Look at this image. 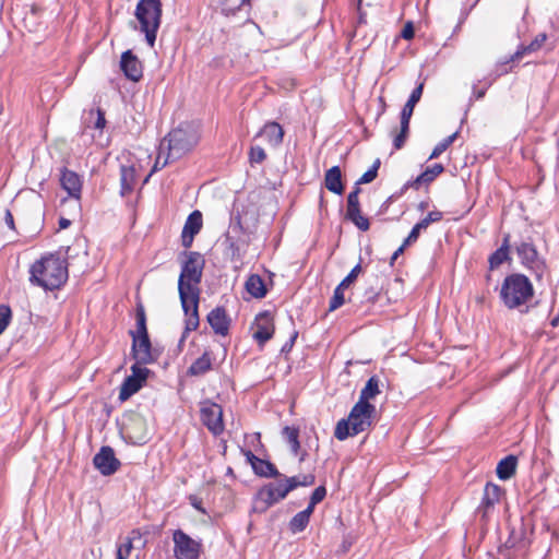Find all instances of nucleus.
<instances>
[{
	"mask_svg": "<svg viewBox=\"0 0 559 559\" xmlns=\"http://www.w3.org/2000/svg\"><path fill=\"white\" fill-rule=\"evenodd\" d=\"M187 257L181 265V273L178 280V293L182 310L186 316L185 330L179 340V346L183 344L188 334L198 329L199 319V284L202 280L204 259L199 252H185Z\"/></svg>",
	"mask_w": 559,
	"mask_h": 559,
	"instance_id": "obj_1",
	"label": "nucleus"
},
{
	"mask_svg": "<svg viewBox=\"0 0 559 559\" xmlns=\"http://www.w3.org/2000/svg\"><path fill=\"white\" fill-rule=\"evenodd\" d=\"M29 274V281L33 285L46 290L57 289L68 280L67 261L53 254L43 257L32 264Z\"/></svg>",
	"mask_w": 559,
	"mask_h": 559,
	"instance_id": "obj_2",
	"label": "nucleus"
},
{
	"mask_svg": "<svg viewBox=\"0 0 559 559\" xmlns=\"http://www.w3.org/2000/svg\"><path fill=\"white\" fill-rule=\"evenodd\" d=\"M199 139L200 134L197 126L189 122L179 124L162 141V150H167L162 166H166L169 162L179 159L190 152L197 145Z\"/></svg>",
	"mask_w": 559,
	"mask_h": 559,
	"instance_id": "obj_3",
	"label": "nucleus"
},
{
	"mask_svg": "<svg viewBox=\"0 0 559 559\" xmlns=\"http://www.w3.org/2000/svg\"><path fill=\"white\" fill-rule=\"evenodd\" d=\"M374 414L376 406L373 404L357 402L352 407L347 418H342L337 421L334 437L340 441H344L349 437L367 431L372 425Z\"/></svg>",
	"mask_w": 559,
	"mask_h": 559,
	"instance_id": "obj_4",
	"label": "nucleus"
},
{
	"mask_svg": "<svg viewBox=\"0 0 559 559\" xmlns=\"http://www.w3.org/2000/svg\"><path fill=\"white\" fill-rule=\"evenodd\" d=\"M534 296V287L527 276L513 273L504 277L500 298L508 309H516L526 305Z\"/></svg>",
	"mask_w": 559,
	"mask_h": 559,
	"instance_id": "obj_5",
	"label": "nucleus"
},
{
	"mask_svg": "<svg viewBox=\"0 0 559 559\" xmlns=\"http://www.w3.org/2000/svg\"><path fill=\"white\" fill-rule=\"evenodd\" d=\"M135 17L140 29L145 34L146 43L153 47L160 25L162 3L159 0H140L135 8Z\"/></svg>",
	"mask_w": 559,
	"mask_h": 559,
	"instance_id": "obj_6",
	"label": "nucleus"
},
{
	"mask_svg": "<svg viewBox=\"0 0 559 559\" xmlns=\"http://www.w3.org/2000/svg\"><path fill=\"white\" fill-rule=\"evenodd\" d=\"M277 481H271L262 486L253 497L251 511L264 513L269 508L285 499L293 491V487L286 481L287 476L277 477Z\"/></svg>",
	"mask_w": 559,
	"mask_h": 559,
	"instance_id": "obj_7",
	"label": "nucleus"
},
{
	"mask_svg": "<svg viewBox=\"0 0 559 559\" xmlns=\"http://www.w3.org/2000/svg\"><path fill=\"white\" fill-rule=\"evenodd\" d=\"M174 557L176 559H198L201 554V542L193 539L182 530L173 533Z\"/></svg>",
	"mask_w": 559,
	"mask_h": 559,
	"instance_id": "obj_8",
	"label": "nucleus"
},
{
	"mask_svg": "<svg viewBox=\"0 0 559 559\" xmlns=\"http://www.w3.org/2000/svg\"><path fill=\"white\" fill-rule=\"evenodd\" d=\"M150 370L146 367L133 364L131 374L128 376L120 386L119 400L124 402L135 394L145 383Z\"/></svg>",
	"mask_w": 559,
	"mask_h": 559,
	"instance_id": "obj_9",
	"label": "nucleus"
},
{
	"mask_svg": "<svg viewBox=\"0 0 559 559\" xmlns=\"http://www.w3.org/2000/svg\"><path fill=\"white\" fill-rule=\"evenodd\" d=\"M200 413L203 425L214 436H218L224 431L223 409L221 405L210 401L203 402Z\"/></svg>",
	"mask_w": 559,
	"mask_h": 559,
	"instance_id": "obj_10",
	"label": "nucleus"
},
{
	"mask_svg": "<svg viewBox=\"0 0 559 559\" xmlns=\"http://www.w3.org/2000/svg\"><path fill=\"white\" fill-rule=\"evenodd\" d=\"M93 464L95 468L104 476H110L115 474L121 463L116 457L114 449L109 445H104L100 450L95 454L93 459Z\"/></svg>",
	"mask_w": 559,
	"mask_h": 559,
	"instance_id": "obj_11",
	"label": "nucleus"
},
{
	"mask_svg": "<svg viewBox=\"0 0 559 559\" xmlns=\"http://www.w3.org/2000/svg\"><path fill=\"white\" fill-rule=\"evenodd\" d=\"M130 333L132 336V356L135 359V364L143 366L153 362L154 358L148 334L135 335L133 331Z\"/></svg>",
	"mask_w": 559,
	"mask_h": 559,
	"instance_id": "obj_12",
	"label": "nucleus"
},
{
	"mask_svg": "<svg viewBox=\"0 0 559 559\" xmlns=\"http://www.w3.org/2000/svg\"><path fill=\"white\" fill-rule=\"evenodd\" d=\"M516 253L521 263L534 271L538 276H542L544 263L540 261L535 246L531 242H521L516 247Z\"/></svg>",
	"mask_w": 559,
	"mask_h": 559,
	"instance_id": "obj_13",
	"label": "nucleus"
},
{
	"mask_svg": "<svg viewBox=\"0 0 559 559\" xmlns=\"http://www.w3.org/2000/svg\"><path fill=\"white\" fill-rule=\"evenodd\" d=\"M202 225L203 219L200 211L195 210L189 214L181 233V245L183 248L188 249L192 246L193 239L200 233Z\"/></svg>",
	"mask_w": 559,
	"mask_h": 559,
	"instance_id": "obj_14",
	"label": "nucleus"
},
{
	"mask_svg": "<svg viewBox=\"0 0 559 559\" xmlns=\"http://www.w3.org/2000/svg\"><path fill=\"white\" fill-rule=\"evenodd\" d=\"M274 334L273 318L270 312L264 311L255 317L253 338L259 344H264L272 338Z\"/></svg>",
	"mask_w": 559,
	"mask_h": 559,
	"instance_id": "obj_15",
	"label": "nucleus"
},
{
	"mask_svg": "<svg viewBox=\"0 0 559 559\" xmlns=\"http://www.w3.org/2000/svg\"><path fill=\"white\" fill-rule=\"evenodd\" d=\"M120 69L126 78L133 82H138L143 75L142 63L131 50L122 53Z\"/></svg>",
	"mask_w": 559,
	"mask_h": 559,
	"instance_id": "obj_16",
	"label": "nucleus"
},
{
	"mask_svg": "<svg viewBox=\"0 0 559 559\" xmlns=\"http://www.w3.org/2000/svg\"><path fill=\"white\" fill-rule=\"evenodd\" d=\"M60 185L66 190L69 197L80 200L82 193V179L79 174L68 168H62L60 171Z\"/></svg>",
	"mask_w": 559,
	"mask_h": 559,
	"instance_id": "obj_17",
	"label": "nucleus"
},
{
	"mask_svg": "<svg viewBox=\"0 0 559 559\" xmlns=\"http://www.w3.org/2000/svg\"><path fill=\"white\" fill-rule=\"evenodd\" d=\"M207 322L213 331L222 336L228 334L229 331V319L226 311L222 307H216L207 314Z\"/></svg>",
	"mask_w": 559,
	"mask_h": 559,
	"instance_id": "obj_18",
	"label": "nucleus"
},
{
	"mask_svg": "<svg viewBox=\"0 0 559 559\" xmlns=\"http://www.w3.org/2000/svg\"><path fill=\"white\" fill-rule=\"evenodd\" d=\"M262 136L271 146H278L283 142L284 130L280 123L271 121L258 132L255 138Z\"/></svg>",
	"mask_w": 559,
	"mask_h": 559,
	"instance_id": "obj_19",
	"label": "nucleus"
},
{
	"mask_svg": "<svg viewBox=\"0 0 559 559\" xmlns=\"http://www.w3.org/2000/svg\"><path fill=\"white\" fill-rule=\"evenodd\" d=\"M444 167L441 164H433L430 167H427L425 171H423L419 176H417L414 180L407 181L403 190H406L408 188H415L418 189L421 183H430L436 179L437 176H439L441 173H443Z\"/></svg>",
	"mask_w": 559,
	"mask_h": 559,
	"instance_id": "obj_20",
	"label": "nucleus"
},
{
	"mask_svg": "<svg viewBox=\"0 0 559 559\" xmlns=\"http://www.w3.org/2000/svg\"><path fill=\"white\" fill-rule=\"evenodd\" d=\"M501 495L502 489L500 486L492 483L486 484L481 504L479 507V510L484 512V515H486L487 512L492 509L496 503L499 502Z\"/></svg>",
	"mask_w": 559,
	"mask_h": 559,
	"instance_id": "obj_21",
	"label": "nucleus"
},
{
	"mask_svg": "<svg viewBox=\"0 0 559 559\" xmlns=\"http://www.w3.org/2000/svg\"><path fill=\"white\" fill-rule=\"evenodd\" d=\"M324 183L329 191L335 194L343 193L342 173L338 166H333L325 173Z\"/></svg>",
	"mask_w": 559,
	"mask_h": 559,
	"instance_id": "obj_22",
	"label": "nucleus"
},
{
	"mask_svg": "<svg viewBox=\"0 0 559 559\" xmlns=\"http://www.w3.org/2000/svg\"><path fill=\"white\" fill-rule=\"evenodd\" d=\"M516 464L518 459L514 455L506 456L497 465V476L502 480L511 478L515 473Z\"/></svg>",
	"mask_w": 559,
	"mask_h": 559,
	"instance_id": "obj_23",
	"label": "nucleus"
},
{
	"mask_svg": "<svg viewBox=\"0 0 559 559\" xmlns=\"http://www.w3.org/2000/svg\"><path fill=\"white\" fill-rule=\"evenodd\" d=\"M142 536L139 530H133L128 537L124 538L117 547V559H128L131 550L133 549V543L135 540L141 542Z\"/></svg>",
	"mask_w": 559,
	"mask_h": 559,
	"instance_id": "obj_24",
	"label": "nucleus"
},
{
	"mask_svg": "<svg viewBox=\"0 0 559 559\" xmlns=\"http://www.w3.org/2000/svg\"><path fill=\"white\" fill-rule=\"evenodd\" d=\"M247 292L254 298H263L266 294L264 281L258 274H251L246 281Z\"/></svg>",
	"mask_w": 559,
	"mask_h": 559,
	"instance_id": "obj_25",
	"label": "nucleus"
},
{
	"mask_svg": "<svg viewBox=\"0 0 559 559\" xmlns=\"http://www.w3.org/2000/svg\"><path fill=\"white\" fill-rule=\"evenodd\" d=\"M253 472L261 477H282L276 466L270 461L255 459L252 466Z\"/></svg>",
	"mask_w": 559,
	"mask_h": 559,
	"instance_id": "obj_26",
	"label": "nucleus"
},
{
	"mask_svg": "<svg viewBox=\"0 0 559 559\" xmlns=\"http://www.w3.org/2000/svg\"><path fill=\"white\" fill-rule=\"evenodd\" d=\"M212 368V358L210 353L205 352L201 357L195 359L189 367L190 376H202Z\"/></svg>",
	"mask_w": 559,
	"mask_h": 559,
	"instance_id": "obj_27",
	"label": "nucleus"
},
{
	"mask_svg": "<svg viewBox=\"0 0 559 559\" xmlns=\"http://www.w3.org/2000/svg\"><path fill=\"white\" fill-rule=\"evenodd\" d=\"M120 182L122 195L131 192L135 182V169L131 166H121Z\"/></svg>",
	"mask_w": 559,
	"mask_h": 559,
	"instance_id": "obj_28",
	"label": "nucleus"
},
{
	"mask_svg": "<svg viewBox=\"0 0 559 559\" xmlns=\"http://www.w3.org/2000/svg\"><path fill=\"white\" fill-rule=\"evenodd\" d=\"M379 382L380 381L377 377L369 378L360 391L358 402H362V404H370L369 400L376 397L380 393Z\"/></svg>",
	"mask_w": 559,
	"mask_h": 559,
	"instance_id": "obj_29",
	"label": "nucleus"
},
{
	"mask_svg": "<svg viewBox=\"0 0 559 559\" xmlns=\"http://www.w3.org/2000/svg\"><path fill=\"white\" fill-rule=\"evenodd\" d=\"M105 111L100 108L91 109L86 118V128H94L95 130L103 131L106 127Z\"/></svg>",
	"mask_w": 559,
	"mask_h": 559,
	"instance_id": "obj_30",
	"label": "nucleus"
},
{
	"mask_svg": "<svg viewBox=\"0 0 559 559\" xmlns=\"http://www.w3.org/2000/svg\"><path fill=\"white\" fill-rule=\"evenodd\" d=\"M282 433L287 443L289 444L293 454L297 455L300 449L299 429L296 427L286 426L283 428Z\"/></svg>",
	"mask_w": 559,
	"mask_h": 559,
	"instance_id": "obj_31",
	"label": "nucleus"
},
{
	"mask_svg": "<svg viewBox=\"0 0 559 559\" xmlns=\"http://www.w3.org/2000/svg\"><path fill=\"white\" fill-rule=\"evenodd\" d=\"M423 88H424V84L420 83L417 87H415L413 90V92L411 93V95L408 97V100L406 102V104L404 105V107L402 109L401 116H405V117H409V118L412 117L416 104L420 100V97L423 94Z\"/></svg>",
	"mask_w": 559,
	"mask_h": 559,
	"instance_id": "obj_32",
	"label": "nucleus"
},
{
	"mask_svg": "<svg viewBox=\"0 0 559 559\" xmlns=\"http://www.w3.org/2000/svg\"><path fill=\"white\" fill-rule=\"evenodd\" d=\"M310 521L308 513H302L301 511L295 514L289 521V531L293 534L300 533L306 530Z\"/></svg>",
	"mask_w": 559,
	"mask_h": 559,
	"instance_id": "obj_33",
	"label": "nucleus"
},
{
	"mask_svg": "<svg viewBox=\"0 0 559 559\" xmlns=\"http://www.w3.org/2000/svg\"><path fill=\"white\" fill-rule=\"evenodd\" d=\"M409 117L401 116V130L393 139V145L395 150L403 147L409 131Z\"/></svg>",
	"mask_w": 559,
	"mask_h": 559,
	"instance_id": "obj_34",
	"label": "nucleus"
},
{
	"mask_svg": "<svg viewBox=\"0 0 559 559\" xmlns=\"http://www.w3.org/2000/svg\"><path fill=\"white\" fill-rule=\"evenodd\" d=\"M547 39V35L545 33H540L538 34L534 40L531 41L530 45L527 46H524L522 47V49H519L516 52H515V58H520L521 56H523L524 53H527V52H533V51H536L538 49H540V47L544 45V43L546 41Z\"/></svg>",
	"mask_w": 559,
	"mask_h": 559,
	"instance_id": "obj_35",
	"label": "nucleus"
},
{
	"mask_svg": "<svg viewBox=\"0 0 559 559\" xmlns=\"http://www.w3.org/2000/svg\"><path fill=\"white\" fill-rule=\"evenodd\" d=\"M457 135L459 131H455L451 135L443 139L441 142H439L432 150L429 159L439 157L456 140Z\"/></svg>",
	"mask_w": 559,
	"mask_h": 559,
	"instance_id": "obj_36",
	"label": "nucleus"
},
{
	"mask_svg": "<svg viewBox=\"0 0 559 559\" xmlns=\"http://www.w3.org/2000/svg\"><path fill=\"white\" fill-rule=\"evenodd\" d=\"M509 259V252L506 248H498L489 255L488 262L490 270L499 267L504 261Z\"/></svg>",
	"mask_w": 559,
	"mask_h": 559,
	"instance_id": "obj_37",
	"label": "nucleus"
},
{
	"mask_svg": "<svg viewBox=\"0 0 559 559\" xmlns=\"http://www.w3.org/2000/svg\"><path fill=\"white\" fill-rule=\"evenodd\" d=\"M314 479L316 478H314L313 475L308 474V475H302V476L287 477L286 481H288L289 486H292L293 490H294V489H296L299 486L307 487V486L313 485L314 484Z\"/></svg>",
	"mask_w": 559,
	"mask_h": 559,
	"instance_id": "obj_38",
	"label": "nucleus"
},
{
	"mask_svg": "<svg viewBox=\"0 0 559 559\" xmlns=\"http://www.w3.org/2000/svg\"><path fill=\"white\" fill-rule=\"evenodd\" d=\"M136 319V331L134 332L135 335H147V329H146V317L144 307L142 305H139L136 308L135 313Z\"/></svg>",
	"mask_w": 559,
	"mask_h": 559,
	"instance_id": "obj_39",
	"label": "nucleus"
},
{
	"mask_svg": "<svg viewBox=\"0 0 559 559\" xmlns=\"http://www.w3.org/2000/svg\"><path fill=\"white\" fill-rule=\"evenodd\" d=\"M346 287H342L341 284H338L336 286V288L334 289L333 296L330 300V306H329L330 311H334L344 305V302H345L344 289Z\"/></svg>",
	"mask_w": 559,
	"mask_h": 559,
	"instance_id": "obj_40",
	"label": "nucleus"
},
{
	"mask_svg": "<svg viewBox=\"0 0 559 559\" xmlns=\"http://www.w3.org/2000/svg\"><path fill=\"white\" fill-rule=\"evenodd\" d=\"M380 159H376L373 165L356 181V187L373 181L377 178Z\"/></svg>",
	"mask_w": 559,
	"mask_h": 559,
	"instance_id": "obj_41",
	"label": "nucleus"
},
{
	"mask_svg": "<svg viewBox=\"0 0 559 559\" xmlns=\"http://www.w3.org/2000/svg\"><path fill=\"white\" fill-rule=\"evenodd\" d=\"M266 158L264 150L259 146H251L249 152V160L251 164H261Z\"/></svg>",
	"mask_w": 559,
	"mask_h": 559,
	"instance_id": "obj_42",
	"label": "nucleus"
},
{
	"mask_svg": "<svg viewBox=\"0 0 559 559\" xmlns=\"http://www.w3.org/2000/svg\"><path fill=\"white\" fill-rule=\"evenodd\" d=\"M12 318V312L9 306L0 305V334L7 329L10 324Z\"/></svg>",
	"mask_w": 559,
	"mask_h": 559,
	"instance_id": "obj_43",
	"label": "nucleus"
},
{
	"mask_svg": "<svg viewBox=\"0 0 559 559\" xmlns=\"http://www.w3.org/2000/svg\"><path fill=\"white\" fill-rule=\"evenodd\" d=\"M229 0H217V3L222 7V13L226 16L235 14L242 5L250 2V0H240L239 4L235 8L228 5Z\"/></svg>",
	"mask_w": 559,
	"mask_h": 559,
	"instance_id": "obj_44",
	"label": "nucleus"
},
{
	"mask_svg": "<svg viewBox=\"0 0 559 559\" xmlns=\"http://www.w3.org/2000/svg\"><path fill=\"white\" fill-rule=\"evenodd\" d=\"M493 81H495V79L485 78L483 81L479 82V83H484L480 88H478L477 85H474L473 86V95L475 96V98L476 99L483 98L486 94L487 88L492 84Z\"/></svg>",
	"mask_w": 559,
	"mask_h": 559,
	"instance_id": "obj_45",
	"label": "nucleus"
},
{
	"mask_svg": "<svg viewBox=\"0 0 559 559\" xmlns=\"http://www.w3.org/2000/svg\"><path fill=\"white\" fill-rule=\"evenodd\" d=\"M361 265L360 263L356 264L348 275L340 283L342 287H348L360 274Z\"/></svg>",
	"mask_w": 559,
	"mask_h": 559,
	"instance_id": "obj_46",
	"label": "nucleus"
},
{
	"mask_svg": "<svg viewBox=\"0 0 559 559\" xmlns=\"http://www.w3.org/2000/svg\"><path fill=\"white\" fill-rule=\"evenodd\" d=\"M442 219V213L439 212V211H431L427 214L426 217H424L421 221V223L426 226V228L432 224V223H437L439 221Z\"/></svg>",
	"mask_w": 559,
	"mask_h": 559,
	"instance_id": "obj_47",
	"label": "nucleus"
},
{
	"mask_svg": "<svg viewBox=\"0 0 559 559\" xmlns=\"http://www.w3.org/2000/svg\"><path fill=\"white\" fill-rule=\"evenodd\" d=\"M325 496H326L325 487L319 486L313 490V492L310 497V500L312 501V504H318L325 498Z\"/></svg>",
	"mask_w": 559,
	"mask_h": 559,
	"instance_id": "obj_48",
	"label": "nucleus"
},
{
	"mask_svg": "<svg viewBox=\"0 0 559 559\" xmlns=\"http://www.w3.org/2000/svg\"><path fill=\"white\" fill-rule=\"evenodd\" d=\"M359 192H360V188L359 187H356L347 197V209H350V207H358L360 206L359 205Z\"/></svg>",
	"mask_w": 559,
	"mask_h": 559,
	"instance_id": "obj_49",
	"label": "nucleus"
},
{
	"mask_svg": "<svg viewBox=\"0 0 559 559\" xmlns=\"http://www.w3.org/2000/svg\"><path fill=\"white\" fill-rule=\"evenodd\" d=\"M352 223L355 224L357 228H359L362 231L368 230L370 226L368 218L365 217L362 214L354 218Z\"/></svg>",
	"mask_w": 559,
	"mask_h": 559,
	"instance_id": "obj_50",
	"label": "nucleus"
},
{
	"mask_svg": "<svg viewBox=\"0 0 559 559\" xmlns=\"http://www.w3.org/2000/svg\"><path fill=\"white\" fill-rule=\"evenodd\" d=\"M165 151L166 150H162V144L159 145V152H158V155L156 157V160H155V164L153 166V169L152 171H157L158 169H162L164 168L165 166H162L164 159L166 158V154H165Z\"/></svg>",
	"mask_w": 559,
	"mask_h": 559,
	"instance_id": "obj_51",
	"label": "nucleus"
},
{
	"mask_svg": "<svg viewBox=\"0 0 559 559\" xmlns=\"http://www.w3.org/2000/svg\"><path fill=\"white\" fill-rule=\"evenodd\" d=\"M401 36L404 38V39H412L414 37V25L412 22H407L402 32H401Z\"/></svg>",
	"mask_w": 559,
	"mask_h": 559,
	"instance_id": "obj_52",
	"label": "nucleus"
},
{
	"mask_svg": "<svg viewBox=\"0 0 559 559\" xmlns=\"http://www.w3.org/2000/svg\"><path fill=\"white\" fill-rule=\"evenodd\" d=\"M189 501H190V504L195 509L198 510L199 512H201L202 514H206V510L203 508L202 506V500L200 498H198L197 496H190L189 497Z\"/></svg>",
	"mask_w": 559,
	"mask_h": 559,
	"instance_id": "obj_53",
	"label": "nucleus"
},
{
	"mask_svg": "<svg viewBox=\"0 0 559 559\" xmlns=\"http://www.w3.org/2000/svg\"><path fill=\"white\" fill-rule=\"evenodd\" d=\"M425 229L426 226L421 223V221H419L417 224H415L409 234L412 235V238H415L417 240L420 235V231Z\"/></svg>",
	"mask_w": 559,
	"mask_h": 559,
	"instance_id": "obj_54",
	"label": "nucleus"
},
{
	"mask_svg": "<svg viewBox=\"0 0 559 559\" xmlns=\"http://www.w3.org/2000/svg\"><path fill=\"white\" fill-rule=\"evenodd\" d=\"M359 215H361L360 206L354 209H346V218L349 219L350 222Z\"/></svg>",
	"mask_w": 559,
	"mask_h": 559,
	"instance_id": "obj_55",
	"label": "nucleus"
},
{
	"mask_svg": "<svg viewBox=\"0 0 559 559\" xmlns=\"http://www.w3.org/2000/svg\"><path fill=\"white\" fill-rule=\"evenodd\" d=\"M5 224L11 228L14 229V218L10 211L5 212Z\"/></svg>",
	"mask_w": 559,
	"mask_h": 559,
	"instance_id": "obj_56",
	"label": "nucleus"
},
{
	"mask_svg": "<svg viewBox=\"0 0 559 559\" xmlns=\"http://www.w3.org/2000/svg\"><path fill=\"white\" fill-rule=\"evenodd\" d=\"M296 337H297V332H295V333L293 334V336L290 337V340H289V341H288V342L283 346L282 350H283V352H285V350L290 349V348H292V346H293V344H294V342H295V340H296Z\"/></svg>",
	"mask_w": 559,
	"mask_h": 559,
	"instance_id": "obj_57",
	"label": "nucleus"
},
{
	"mask_svg": "<svg viewBox=\"0 0 559 559\" xmlns=\"http://www.w3.org/2000/svg\"><path fill=\"white\" fill-rule=\"evenodd\" d=\"M71 225V221L64 217H60L59 219V228L66 229Z\"/></svg>",
	"mask_w": 559,
	"mask_h": 559,
	"instance_id": "obj_58",
	"label": "nucleus"
},
{
	"mask_svg": "<svg viewBox=\"0 0 559 559\" xmlns=\"http://www.w3.org/2000/svg\"><path fill=\"white\" fill-rule=\"evenodd\" d=\"M404 252L403 247H399L391 257V265H393L394 261Z\"/></svg>",
	"mask_w": 559,
	"mask_h": 559,
	"instance_id": "obj_59",
	"label": "nucleus"
},
{
	"mask_svg": "<svg viewBox=\"0 0 559 559\" xmlns=\"http://www.w3.org/2000/svg\"><path fill=\"white\" fill-rule=\"evenodd\" d=\"M499 248H506V251L509 252V250H510V235H506L503 237L502 243H501V246Z\"/></svg>",
	"mask_w": 559,
	"mask_h": 559,
	"instance_id": "obj_60",
	"label": "nucleus"
},
{
	"mask_svg": "<svg viewBox=\"0 0 559 559\" xmlns=\"http://www.w3.org/2000/svg\"><path fill=\"white\" fill-rule=\"evenodd\" d=\"M416 241L415 238H412V235L408 234V236L406 237V239L404 240V242L400 246V247H403V250H405V248L412 243H414Z\"/></svg>",
	"mask_w": 559,
	"mask_h": 559,
	"instance_id": "obj_61",
	"label": "nucleus"
},
{
	"mask_svg": "<svg viewBox=\"0 0 559 559\" xmlns=\"http://www.w3.org/2000/svg\"><path fill=\"white\" fill-rule=\"evenodd\" d=\"M246 456L248 462L251 464V467L253 466V463H255V459H259L251 451H247Z\"/></svg>",
	"mask_w": 559,
	"mask_h": 559,
	"instance_id": "obj_62",
	"label": "nucleus"
},
{
	"mask_svg": "<svg viewBox=\"0 0 559 559\" xmlns=\"http://www.w3.org/2000/svg\"><path fill=\"white\" fill-rule=\"evenodd\" d=\"M314 507H316V504H312V501L310 500L308 507L305 510H302L301 512L302 513H308V516L310 518L312 512H313V510H314Z\"/></svg>",
	"mask_w": 559,
	"mask_h": 559,
	"instance_id": "obj_63",
	"label": "nucleus"
},
{
	"mask_svg": "<svg viewBox=\"0 0 559 559\" xmlns=\"http://www.w3.org/2000/svg\"><path fill=\"white\" fill-rule=\"evenodd\" d=\"M550 324L554 328L559 325V314L551 320Z\"/></svg>",
	"mask_w": 559,
	"mask_h": 559,
	"instance_id": "obj_64",
	"label": "nucleus"
}]
</instances>
